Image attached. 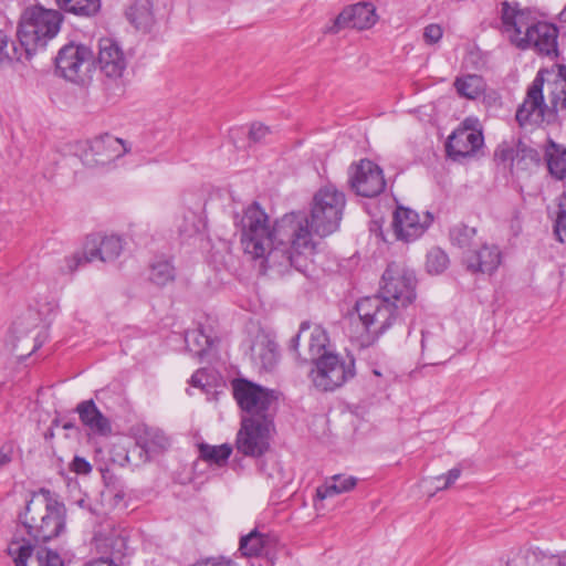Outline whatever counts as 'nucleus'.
Segmentation results:
<instances>
[{"label":"nucleus","mask_w":566,"mask_h":566,"mask_svg":"<svg viewBox=\"0 0 566 566\" xmlns=\"http://www.w3.org/2000/svg\"><path fill=\"white\" fill-rule=\"evenodd\" d=\"M241 243L252 259H262L266 269L282 274L290 269L305 272L315 244L304 213H287L270 227L269 216L258 202L235 216Z\"/></svg>","instance_id":"obj_1"},{"label":"nucleus","mask_w":566,"mask_h":566,"mask_svg":"<svg viewBox=\"0 0 566 566\" xmlns=\"http://www.w3.org/2000/svg\"><path fill=\"white\" fill-rule=\"evenodd\" d=\"M501 23L503 34L516 49L532 50L551 61L559 56L558 28L538 20L531 10L504 1L501 6Z\"/></svg>","instance_id":"obj_2"},{"label":"nucleus","mask_w":566,"mask_h":566,"mask_svg":"<svg viewBox=\"0 0 566 566\" xmlns=\"http://www.w3.org/2000/svg\"><path fill=\"white\" fill-rule=\"evenodd\" d=\"M566 109V66L560 65L553 80L545 81L539 71L528 86L515 118L520 126L538 124Z\"/></svg>","instance_id":"obj_3"},{"label":"nucleus","mask_w":566,"mask_h":566,"mask_svg":"<svg viewBox=\"0 0 566 566\" xmlns=\"http://www.w3.org/2000/svg\"><path fill=\"white\" fill-rule=\"evenodd\" d=\"M19 518L27 533L35 542H48L57 537L65 527V507L50 497L48 490L33 495Z\"/></svg>","instance_id":"obj_4"},{"label":"nucleus","mask_w":566,"mask_h":566,"mask_svg":"<svg viewBox=\"0 0 566 566\" xmlns=\"http://www.w3.org/2000/svg\"><path fill=\"white\" fill-rule=\"evenodd\" d=\"M62 21L63 17L57 10L43 7L27 9L17 33L24 57L29 60L39 49L45 48L57 35Z\"/></svg>","instance_id":"obj_5"},{"label":"nucleus","mask_w":566,"mask_h":566,"mask_svg":"<svg viewBox=\"0 0 566 566\" xmlns=\"http://www.w3.org/2000/svg\"><path fill=\"white\" fill-rule=\"evenodd\" d=\"M355 310L365 332L363 343L369 344L403 319L405 311L380 295L357 301Z\"/></svg>","instance_id":"obj_6"},{"label":"nucleus","mask_w":566,"mask_h":566,"mask_svg":"<svg viewBox=\"0 0 566 566\" xmlns=\"http://www.w3.org/2000/svg\"><path fill=\"white\" fill-rule=\"evenodd\" d=\"M346 206L345 193L333 185L319 188L311 207V228L319 237L338 230Z\"/></svg>","instance_id":"obj_7"},{"label":"nucleus","mask_w":566,"mask_h":566,"mask_svg":"<svg viewBox=\"0 0 566 566\" xmlns=\"http://www.w3.org/2000/svg\"><path fill=\"white\" fill-rule=\"evenodd\" d=\"M233 396L239 407L248 413L243 419L266 418L273 421L272 407L277 400V392L250 380L238 378L232 381Z\"/></svg>","instance_id":"obj_8"},{"label":"nucleus","mask_w":566,"mask_h":566,"mask_svg":"<svg viewBox=\"0 0 566 566\" xmlns=\"http://www.w3.org/2000/svg\"><path fill=\"white\" fill-rule=\"evenodd\" d=\"M416 282L413 271L391 262L381 276L379 295L406 312L416 300Z\"/></svg>","instance_id":"obj_9"},{"label":"nucleus","mask_w":566,"mask_h":566,"mask_svg":"<svg viewBox=\"0 0 566 566\" xmlns=\"http://www.w3.org/2000/svg\"><path fill=\"white\" fill-rule=\"evenodd\" d=\"M123 250L122 239L117 235H90L86 238L83 251L65 256L60 266L63 274H71L80 266L95 260L102 262L113 261Z\"/></svg>","instance_id":"obj_10"},{"label":"nucleus","mask_w":566,"mask_h":566,"mask_svg":"<svg viewBox=\"0 0 566 566\" xmlns=\"http://www.w3.org/2000/svg\"><path fill=\"white\" fill-rule=\"evenodd\" d=\"M312 380L316 388L331 391L343 386L355 375V361L353 358H344L337 354H325L314 361Z\"/></svg>","instance_id":"obj_11"},{"label":"nucleus","mask_w":566,"mask_h":566,"mask_svg":"<svg viewBox=\"0 0 566 566\" xmlns=\"http://www.w3.org/2000/svg\"><path fill=\"white\" fill-rule=\"evenodd\" d=\"M273 429V421L266 418L242 419L237 433V450L245 457H261L269 449Z\"/></svg>","instance_id":"obj_12"},{"label":"nucleus","mask_w":566,"mask_h":566,"mask_svg":"<svg viewBox=\"0 0 566 566\" xmlns=\"http://www.w3.org/2000/svg\"><path fill=\"white\" fill-rule=\"evenodd\" d=\"M348 182L352 189L361 197L373 198L386 188L381 168L369 159L352 164L348 169Z\"/></svg>","instance_id":"obj_13"},{"label":"nucleus","mask_w":566,"mask_h":566,"mask_svg":"<svg viewBox=\"0 0 566 566\" xmlns=\"http://www.w3.org/2000/svg\"><path fill=\"white\" fill-rule=\"evenodd\" d=\"M86 146L82 160L88 167L106 166L128 151L120 138L108 134L94 138Z\"/></svg>","instance_id":"obj_14"},{"label":"nucleus","mask_w":566,"mask_h":566,"mask_svg":"<svg viewBox=\"0 0 566 566\" xmlns=\"http://www.w3.org/2000/svg\"><path fill=\"white\" fill-rule=\"evenodd\" d=\"M8 554L15 566H64L59 553L46 547L34 549L25 539L12 541L8 546Z\"/></svg>","instance_id":"obj_15"},{"label":"nucleus","mask_w":566,"mask_h":566,"mask_svg":"<svg viewBox=\"0 0 566 566\" xmlns=\"http://www.w3.org/2000/svg\"><path fill=\"white\" fill-rule=\"evenodd\" d=\"M93 54L85 45H64L55 57L56 72L64 78L76 82L88 69Z\"/></svg>","instance_id":"obj_16"},{"label":"nucleus","mask_w":566,"mask_h":566,"mask_svg":"<svg viewBox=\"0 0 566 566\" xmlns=\"http://www.w3.org/2000/svg\"><path fill=\"white\" fill-rule=\"evenodd\" d=\"M97 65L106 78L116 82L124 76L128 59L118 42L103 38L98 42Z\"/></svg>","instance_id":"obj_17"},{"label":"nucleus","mask_w":566,"mask_h":566,"mask_svg":"<svg viewBox=\"0 0 566 566\" xmlns=\"http://www.w3.org/2000/svg\"><path fill=\"white\" fill-rule=\"evenodd\" d=\"M432 220L430 212L423 213L420 218L416 211L399 206L394 212L392 227L397 239L410 242L420 238Z\"/></svg>","instance_id":"obj_18"},{"label":"nucleus","mask_w":566,"mask_h":566,"mask_svg":"<svg viewBox=\"0 0 566 566\" xmlns=\"http://www.w3.org/2000/svg\"><path fill=\"white\" fill-rule=\"evenodd\" d=\"M502 263V252L496 244L481 243L463 251L462 264L472 273L492 274Z\"/></svg>","instance_id":"obj_19"},{"label":"nucleus","mask_w":566,"mask_h":566,"mask_svg":"<svg viewBox=\"0 0 566 566\" xmlns=\"http://www.w3.org/2000/svg\"><path fill=\"white\" fill-rule=\"evenodd\" d=\"M494 157L511 169L516 167L520 170H525L531 165H537L541 160L538 151L522 140L514 144H500L495 149Z\"/></svg>","instance_id":"obj_20"},{"label":"nucleus","mask_w":566,"mask_h":566,"mask_svg":"<svg viewBox=\"0 0 566 566\" xmlns=\"http://www.w3.org/2000/svg\"><path fill=\"white\" fill-rule=\"evenodd\" d=\"M482 145V133L468 126H463L455 129L449 136L446 149L452 159L458 160L473 155Z\"/></svg>","instance_id":"obj_21"},{"label":"nucleus","mask_w":566,"mask_h":566,"mask_svg":"<svg viewBox=\"0 0 566 566\" xmlns=\"http://www.w3.org/2000/svg\"><path fill=\"white\" fill-rule=\"evenodd\" d=\"M306 339L310 357L313 363L325 354H332L326 349L329 339L327 332L319 325L311 326L308 322H303L300 331L291 342V348L297 350L301 339Z\"/></svg>","instance_id":"obj_22"},{"label":"nucleus","mask_w":566,"mask_h":566,"mask_svg":"<svg viewBox=\"0 0 566 566\" xmlns=\"http://www.w3.org/2000/svg\"><path fill=\"white\" fill-rule=\"evenodd\" d=\"M377 21L375 7L371 3H356L345 8L336 18L337 29L352 28L365 30L371 28Z\"/></svg>","instance_id":"obj_23"},{"label":"nucleus","mask_w":566,"mask_h":566,"mask_svg":"<svg viewBox=\"0 0 566 566\" xmlns=\"http://www.w3.org/2000/svg\"><path fill=\"white\" fill-rule=\"evenodd\" d=\"M75 411L83 427L93 434L107 437L112 433L111 420L98 409L93 399L78 402Z\"/></svg>","instance_id":"obj_24"},{"label":"nucleus","mask_w":566,"mask_h":566,"mask_svg":"<svg viewBox=\"0 0 566 566\" xmlns=\"http://www.w3.org/2000/svg\"><path fill=\"white\" fill-rule=\"evenodd\" d=\"M421 348V357L426 365L436 366L444 364L453 355L442 337L430 332H422Z\"/></svg>","instance_id":"obj_25"},{"label":"nucleus","mask_w":566,"mask_h":566,"mask_svg":"<svg viewBox=\"0 0 566 566\" xmlns=\"http://www.w3.org/2000/svg\"><path fill=\"white\" fill-rule=\"evenodd\" d=\"M276 537L271 534L261 533L256 528L249 534L241 536L239 549L243 556L252 557L262 554L269 555L276 546Z\"/></svg>","instance_id":"obj_26"},{"label":"nucleus","mask_w":566,"mask_h":566,"mask_svg":"<svg viewBox=\"0 0 566 566\" xmlns=\"http://www.w3.org/2000/svg\"><path fill=\"white\" fill-rule=\"evenodd\" d=\"M357 484V479L343 474H336L325 481V483L316 489V496L319 500L333 497L335 495L353 490Z\"/></svg>","instance_id":"obj_27"},{"label":"nucleus","mask_w":566,"mask_h":566,"mask_svg":"<svg viewBox=\"0 0 566 566\" xmlns=\"http://www.w3.org/2000/svg\"><path fill=\"white\" fill-rule=\"evenodd\" d=\"M545 157L549 174L558 180L566 177V148L549 142Z\"/></svg>","instance_id":"obj_28"},{"label":"nucleus","mask_w":566,"mask_h":566,"mask_svg":"<svg viewBox=\"0 0 566 566\" xmlns=\"http://www.w3.org/2000/svg\"><path fill=\"white\" fill-rule=\"evenodd\" d=\"M251 352L254 359L259 360L264 369H272L277 361V345L270 339L254 343Z\"/></svg>","instance_id":"obj_29"},{"label":"nucleus","mask_w":566,"mask_h":566,"mask_svg":"<svg viewBox=\"0 0 566 566\" xmlns=\"http://www.w3.org/2000/svg\"><path fill=\"white\" fill-rule=\"evenodd\" d=\"M199 457L203 461L222 467L227 463L232 453V446L223 443L220 446H211L208 443L198 444Z\"/></svg>","instance_id":"obj_30"},{"label":"nucleus","mask_w":566,"mask_h":566,"mask_svg":"<svg viewBox=\"0 0 566 566\" xmlns=\"http://www.w3.org/2000/svg\"><path fill=\"white\" fill-rule=\"evenodd\" d=\"M65 12L81 17L94 15L101 8V0H55Z\"/></svg>","instance_id":"obj_31"},{"label":"nucleus","mask_w":566,"mask_h":566,"mask_svg":"<svg viewBox=\"0 0 566 566\" xmlns=\"http://www.w3.org/2000/svg\"><path fill=\"white\" fill-rule=\"evenodd\" d=\"M40 322V314L34 310H28L13 322L11 328L13 337L21 340L35 329Z\"/></svg>","instance_id":"obj_32"},{"label":"nucleus","mask_w":566,"mask_h":566,"mask_svg":"<svg viewBox=\"0 0 566 566\" xmlns=\"http://www.w3.org/2000/svg\"><path fill=\"white\" fill-rule=\"evenodd\" d=\"M454 87L460 96L474 99L484 92V81L479 75H467L458 77Z\"/></svg>","instance_id":"obj_33"},{"label":"nucleus","mask_w":566,"mask_h":566,"mask_svg":"<svg viewBox=\"0 0 566 566\" xmlns=\"http://www.w3.org/2000/svg\"><path fill=\"white\" fill-rule=\"evenodd\" d=\"M450 241L453 245L464 251L475 247L476 229L467 224H455L449 232Z\"/></svg>","instance_id":"obj_34"},{"label":"nucleus","mask_w":566,"mask_h":566,"mask_svg":"<svg viewBox=\"0 0 566 566\" xmlns=\"http://www.w3.org/2000/svg\"><path fill=\"white\" fill-rule=\"evenodd\" d=\"M23 57V49L10 40L3 31H0V66L10 65L14 61H21Z\"/></svg>","instance_id":"obj_35"},{"label":"nucleus","mask_w":566,"mask_h":566,"mask_svg":"<svg viewBox=\"0 0 566 566\" xmlns=\"http://www.w3.org/2000/svg\"><path fill=\"white\" fill-rule=\"evenodd\" d=\"M149 277L157 285H166L175 280V269L168 261H157L151 264Z\"/></svg>","instance_id":"obj_36"},{"label":"nucleus","mask_w":566,"mask_h":566,"mask_svg":"<svg viewBox=\"0 0 566 566\" xmlns=\"http://www.w3.org/2000/svg\"><path fill=\"white\" fill-rule=\"evenodd\" d=\"M449 265L448 254L440 248L431 249L427 254L426 266L429 273L440 274Z\"/></svg>","instance_id":"obj_37"},{"label":"nucleus","mask_w":566,"mask_h":566,"mask_svg":"<svg viewBox=\"0 0 566 566\" xmlns=\"http://www.w3.org/2000/svg\"><path fill=\"white\" fill-rule=\"evenodd\" d=\"M554 233L557 240L566 244V205H560L554 224Z\"/></svg>","instance_id":"obj_38"},{"label":"nucleus","mask_w":566,"mask_h":566,"mask_svg":"<svg viewBox=\"0 0 566 566\" xmlns=\"http://www.w3.org/2000/svg\"><path fill=\"white\" fill-rule=\"evenodd\" d=\"M461 475V469L460 468H453L448 471L446 475H439L431 478V482H441L443 481L442 485H434L436 491L447 490L449 489L454 482L460 478Z\"/></svg>","instance_id":"obj_39"},{"label":"nucleus","mask_w":566,"mask_h":566,"mask_svg":"<svg viewBox=\"0 0 566 566\" xmlns=\"http://www.w3.org/2000/svg\"><path fill=\"white\" fill-rule=\"evenodd\" d=\"M443 35V29L437 23L427 25L423 30V40L427 44L438 43Z\"/></svg>","instance_id":"obj_40"},{"label":"nucleus","mask_w":566,"mask_h":566,"mask_svg":"<svg viewBox=\"0 0 566 566\" xmlns=\"http://www.w3.org/2000/svg\"><path fill=\"white\" fill-rule=\"evenodd\" d=\"M70 468L77 474H88L92 471L91 463L82 457H75Z\"/></svg>","instance_id":"obj_41"},{"label":"nucleus","mask_w":566,"mask_h":566,"mask_svg":"<svg viewBox=\"0 0 566 566\" xmlns=\"http://www.w3.org/2000/svg\"><path fill=\"white\" fill-rule=\"evenodd\" d=\"M270 134V129L268 126L255 123L250 128V138L254 142H261L265 139V137Z\"/></svg>","instance_id":"obj_42"},{"label":"nucleus","mask_w":566,"mask_h":566,"mask_svg":"<svg viewBox=\"0 0 566 566\" xmlns=\"http://www.w3.org/2000/svg\"><path fill=\"white\" fill-rule=\"evenodd\" d=\"M169 442L168 439L160 432H154V439L150 442H146L147 450L166 449Z\"/></svg>","instance_id":"obj_43"},{"label":"nucleus","mask_w":566,"mask_h":566,"mask_svg":"<svg viewBox=\"0 0 566 566\" xmlns=\"http://www.w3.org/2000/svg\"><path fill=\"white\" fill-rule=\"evenodd\" d=\"M207 381V375L205 370H197L190 378V385L197 388L203 389Z\"/></svg>","instance_id":"obj_44"},{"label":"nucleus","mask_w":566,"mask_h":566,"mask_svg":"<svg viewBox=\"0 0 566 566\" xmlns=\"http://www.w3.org/2000/svg\"><path fill=\"white\" fill-rule=\"evenodd\" d=\"M12 460L11 447H2L0 449V469L9 464Z\"/></svg>","instance_id":"obj_45"},{"label":"nucleus","mask_w":566,"mask_h":566,"mask_svg":"<svg viewBox=\"0 0 566 566\" xmlns=\"http://www.w3.org/2000/svg\"><path fill=\"white\" fill-rule=\"evenodd\" d=\"M84 566H118L112 558H98L94 559L90 563H86Z\"/></svg>","instance_id":"obj_46"},{"label":"nucleus","mask_w":566,"mask_h":566,"mask_svg":"<svg viewBox=\"0 0 566 566\" xmlns=\"http://www.w3.org/2000/svg\"><path fill=\"white\" fill-rule=\"evenodd\" d=\"M207 566H238L234 562L230 559H220L212 563H208Z\"/></svg>","instance_id":"obj_47"},{"label":"nucleus","mask_w":566,"mask_h":566,"mask_svg":"<svg viewBox=\"0 0 566 566\" xmlns=\"http://www.w3.org/2000/svg\"><path fill=\"white\" fill-rule=\"evenodd\" d=\"M125 497V492L123 490H117L113 493V500H114V504L117 505L119 504Z\"/></svg>","instance_id":"obj_48"},{"label":"nucleus","mask_w":566,"mask_h":566,"mask_svg":"<svg viewBox=\"0 0 566 566\" xmlns=\"http://www.w3.org/2000/svg\"><path fill=\"white\" fill-rule=\"evenodd\" d=\"M544 566H566V565L559 558L552 557L545 562Z\"/></svg>","instance_id":"obj_49"},{"label":"nucleus","mask_w":566,"mask_h":566,"mask_svg":"<svg viewBox=\"0 0 566 566\" xmlns=\"http://www.w3.org/2000/svg\"><path fill=\"white\" fill-rule=\"evenodd\" d=\"M33 340H34V343H33V345H32V347H31V350H30L29 355H30L31 353L35 352V350H36L38 348H40V347H41V345H42V343H41V342H38V337H35Z\"/></svg>","instance_id":"obj_50"},{"label":"nucleus","mask_w":566,"mask_h":566,"mask_svg":"<svg viewBox=\"0 0 566 566\" xmlns=\"http://www.w3.org/2000/svg\"><path fill=\"white\" fill-rule=\"evenodd\" d=\"M198 335H199V333H198V332L187 333V335H186V340L188 342V339H189L190 337H191V338H193V339H196Z\"/></svg>","instance_id":"obj_51"},{"label":"nucleus","mask_w":566,"mask_h":566,"mask_svg":"<svg viewBox=\"0 0 566 566\" xmlns=\"http://www.w3.org/2000/svg\"><path fill=\"white\" fill-rule=\"evenodd\" d=\"M427 482H429L433 488H434V485H442V483H443V481H441V482H433L432 483L431 479H429Z\"/></svg>","instance_id":"obj_52"},{"label":"nucleus","mask_w":566,"mask_h":566,"mask_svg":"<svg viewBox=\"0 0 566 566\" xmlns=\"http://www.w3.org/2000/svg\"><path fill=\"white\" fill-rule=\"evenodd\" d=\"M63 428L64 429H71V428H73V424L70 423V422H66V423L63 424Z\"/></svg>","instance_id":"obj_53"},{"label":"nucleus","mask_w":566,"mask_h":566,"mask_svg":"<svg viewBox=\"0 0 566 566\" xmlns=\"http://www.w3.org/2000/svg\"><path fill=\"white\" fill-rule=\"evenodd\" d=\"M206 350V347H201L199 350H197L198 354H201L202 352Z\"/></svg>","instance_id":"obj_54"},{"label":"nucleus","mask_w":566,"mask_h":566,"mask_svg":"<svg viewBox=\"0 0 566 566\" xmlns=\"http://www.w3.org/2000/svg\"><path fill=\"white\" fill-rule=\"evenodd\" d=\"M205 344L207 347L209 346V339L207 337H205Z\"/></svg>","instance_id":"obj_55"}]
</instances>
